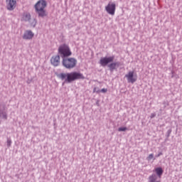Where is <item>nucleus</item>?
I'll use <instances>...</instances> for the list:
<instances>
[{"instance_id": "obj_19", "label": "nucleus", "mask_w": 182, "mask_h": 182, "mask_svg": "<svg viewBox=\"0 0 182 182\" xmlns=\"http://www.w3.org/2000/svg\"><path fill=\"white\" fill-rule=\"evenodd\" d=\"M100 92H102V93H106L107 92V88H102L101 90H100Z\"/></svg>"}, {"instance_id": "obj_20", "label": "nucleus", "mask_w": 182, "mask_h": 182, "mask_svg": "<svg viewBox=\"0 0 182 182\" xmlns=\"http://www.w3.org/2000/svg\"><path fill=\"white\" fill-rule=\"evenodd\" d=\"M163 153L160 152L156 155V157H160V156H162Z\"/></svg>"}, {"instance_id": "obj_12", "label": "nucleus", "mask_w": 182, "mask_h": 182, "mask_svg": "<svg viewBox=\"0 0 182 182\" xmlns=\"http://www.w3.org/2000/svg\"><path fill=\"white\" fill-rule=\"evenodd\" d=\"M116 66H117V67L119 66V63H110V64L108 65V68H109V70H114V69H116Z\"/></svg>"}, {"instance_id": "obj_7", "label": "nucleus", "mask_w": 182, "mask_h": 182, "mask_svg": "<svg viewBox=\"0 0 182 182\" xmlns=\"http://www.w3.org/2000/svg\"><path fill=\"white\" fill-rule=\"evenodd\" d=\"M113 60H114V56L101 58L100 64L103 67L107 66V65H109V63H112Z\"/></svg>"}, {"instance_id": "obj_4", "label": "nucleus", "mask_w": 182, "mask_h": 182, "mask_svg": "<svg viewBox=\"0 0 182 182\" xmlns=\"http://www.w3.org/2000/svg\"><path fill=\"white\" fill-rule=\"evenodd\" d=\"M58 52L63 58H68L72 55V51H70V48L66 44L60 46L58 48Z\"/></svg>"}, {"instance_id": "obj_14", "label": "nucleus", "mask_w": 182, "mask_h": 182, "mask_svg": "<svg viewBox=\"0 0 182 182\" xmlns=\"http://www.w3.org/2000/svg\"><path fill=\"white\" fill-rule=\"evenodd\" d=\"M155 171L159 178H161V176L163 175V168H161V167L156 168H155Z\"/></svg>"}, {"instance_id": "obj_23", "label": "nucleus", "mask_w": 182, "mask_h": 182, "mask_svg": "<svg viewBox=\"0 0 182 182\" xmlns=\"http://www.w3.org/2000/svg\"><path fill=\"white\" fill-rule=\"evenodd\" d=\"M36 25V20H34V26Z\"/></svg>"}, {"instance_id": "obj_11", "label": "nucleus", "mask_w": 182, "mask_h": 182, "mask_svg": "<svg viewBox=\"0 0 182 182\" xmlns=\"http://www.w3.org/2000/svg\"><path fill=\"white\" fill-rule=\"evenodd\" d=\"M31 20V14L29 13H24L22 16V21L25 22H28V21Z\"/></svg>"}, {"instance_id": "obj_18", "label": "nucleus", "mask_w": 182, "mask_h": 182, "mask_svg": "<svg viewBox=\"0 0 182 182\" xmlns=\"http://www.w3.org/2000/svg\"><path fill=\"white\" fill-rule=\"evenodd\" d=\"M93 93H100V90H97V88H96V87H94V89H93Z\"/></svg>"}, {"instance_id": "obj_1", "label": "nucleus", "mask_w": 182, "mask_h": 182, "mask_svg": "<svg viewBox=\"0 0 182 182\" xmlns=\"http://www.w3.org/2000/svg\"><path fill=\"white\" fill-rule=\"evenodd\" d=\"M58 77L62 80L65 79V82H68V83H71V82H75V80H77L79 79H85L83 74L77 72L60 73L58 75Z\"/></svg>"}, {"instance_id": "obj_5", "label": "nucleus", "mask_w": 182, "mask_h": 182, "mask_svg": "<svg viewBox=\"0 0 182 182\" xmlns=\"http://www.w3.org/2000/svg\"><path fill=\"white\" fill-rule=\"evenodd\" d=\"M105 11L109 14V15H112L113 16L114 14H116V3L109 2L105 6Z\"/></svg>"}, {"instance_id": "obj_6", "label": "nucleus", "mask_w": 182, "mask_h": 182, "mask_svg": "<svg viewBox=\"0 0 182 182\" xmlns=\"http://www.w3.org/2000/svg\"><path fill=\"white\" fill-rule=\"evenodd\" d=\"M125 77L127 80L128 83H134L137 81V75H134V71H129L125 75Z\"/></svg>"}, {"instance_id": "obj_16", "label": "nucleus", "mask_w": 182, "mask_h": 182, "mask_svg": "<svg viewBox=\"0 0 182 182\" xmlns=\"http://www.w3.org/2000/svg\"><path fill=\"white\" fill-rule=\"evenodd\" d=\"M153 159H154V154H150L147 158H146V160L148 161H150V160H153Z\"/></svg>"}, {"instance_id": "obj_8", "label": "nucleus", "mask_w": 182, "mask_h": 182, "mask_svg": "<svg viewBox=\"0 0 182 182\" xmlns=\"http://www.w3.org/2000/svg\"><path fill=\"white\" fill-rule=\"evenodd\" d=\"M6 9L14 11L16 8V0H6Z\"/></svg>"}, {"instance_id": "obj_2", "label": "nucleus", "mask_w": 182, "mask_h": 182, "mask_svg": "<svg viewBox=\"0 0 182 182\" xmlns=\"http://www.w3.org/2000/svg\"><path fill=\"white\" fill-rule=\"evenodd\" d=\"M46 6H48V3L45 0H39L34 5L36 13L41 18H45V16H48V11H46Z\"/></svg>"}, {"instance_id": "obj_9", "label": "nucleus", "mask_w": 182, "mask_h": 182, "mask_svg": "<svg viewBox=\"0 0 182 182\" xmlns=\"http://www.w3.org/2000/svg\"><path fill=\"white\" fill-rule=\"evenodd\" d=\"M35 34L31 31H26L23 36V39H26V41H31V39L33 38Z\"/></svg>"}, {"instance_id": "obj_10", "label": "nucleus", "mask_w": 182, "mask_h": 182, "mask_svg": "<svg viewBox=\"0 0 182 182\" xmlns=\"http://www.w3.org/2000/svg\"><path fill=\"white\" fill-rule=\"evenodd\" d=\"M50 63L53 66H59L60 63V56L59 55H54L50 59Z\"/></svg>"}, {"instance_id": "obj_17", "label": "nucleus", "mask_w": 182, "mask_h": 182, "mask_svg": "<svg viewBox=\"0 0 182 182\" xmlns=\"http://www.w3.org/2000/svg\"><path fill=\"white\" fill-rule=\"evenodd\" d=\"M126 130H127V127H119V128L118 129V131H119V132H126Z\"/></svg>"}, {"instance_id": "obj_3", "label": "nucleus", "mask_w": 182, "mask_h": 182, "mask_svg": "<svg viewBox=\"0 0 182 182\" xmlns=\"http://www.w3.org/2000/svg\"><path fill=\"white\" fill-rule=\"evenodd\" d=\"M77 65V60L75 58L65 57L63 59V66L66 69H73Z\"/></svg>"}, {"instance_id": "obj_21", "label": "nucleus", "mask_w": 182, "mask_h": 182, "mask_svg": "<svg viewBox=\"0 0 182 182\" xmlns=\"http://www.w3.org/2000/svg\"><path fill=\"white\" fill-rule=\"evenodd\" d=\"M154 116H156V114H152L151 116V117L153 118V117H154Z\"/></svg>"}, {"instance_id": "obj_22", "label": "nucleus", "mask_w": 182, "mask_h": 182, "mask_svg": "<svg viewBox=\"0 0 182 182\" xmlns=\"http://www.w3.org/2000/svg\"><path fill=\"white\" fill-rule=\"evenodd\" d=\"M9 146H11V141H8Z\"/></svg>"}, {"instance_id": "obj_13", "label": "nucleus", "mask_w": 182, "mask_h": 182, "mask_svg": "<svg viewBox=\"0 0 182 182\" xmlns=\"http://www.w3.org/2000/svg\"><path fill=\"white\" fill-rule=\"evenodd\" d=\"M149 182H160V181H157V176L152 174L149 177Z\"/></svg>"}, {"instance_id": "obj_15", "label": "nucleus", "mask_w": 182, "mask_h": 182, "mask_svg": "<svg viewBox=\"0 0 182 182\" xmlns=\"http://www.w3.org/2000/svg\"><path fill=\"white\" fill-rule=\"evenodd\" d=\"M0 117L6 120L8 119V115L6 114V112H5V109L4 110L0 109Z\"/></svg>"}]
</instances>
